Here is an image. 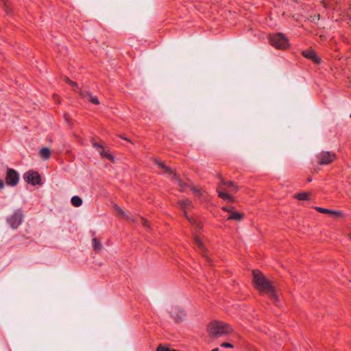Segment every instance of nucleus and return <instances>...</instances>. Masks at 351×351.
<instances>
[{
    "label": "nucleus",
    "mask_w": 351,
    "mask_h": 351,
    "mask_svg": "<svg viewBox=\"0 0 351 351\" xmlns=\"http://www.w3.org/2000/svg\"><path fill=\"white\" fill-rule=\"evenodd\" d=\"M253 282L256 289L261 293H265L272 299L276 300L277 295L272 282L258 270H253Z\"/></svg>",
    "instance_id": "nucleus-1"
},
{
    "label": "nucleus",
    "mask_w": 351,
    "mask_h": 351,
    "mask_svg": "<svg viewBox=\"0 0 351 351\" xmlns=\"http://www.w3.org/2000/svg\"><path fill=\"white\" fill-rule=\"evenodd\" d=\"M232 330L231 326L224 322L213 321L207 327V332L210 337L217 339L230 333Z\"/></svg>",
    "instance_id": "nucleus-2"
},
{
    "label": "nucleus",
    "mask_w": 351,
    "mask_h": 351,
    "mask_svg": "<svg viewBox=\"0 0 351 351\" xmlns=\"http://www.w3.org/2000/svg\"><path fill=\"white\" fill-rule=\"evenodd\" d=\"M270 44L279 49H286L289 47L287 37L282 33H276L270 36Z\"/></svg>",
    "instance_id": "nucleus-3"
},
{
    "label": "nucleus",
    "mask_w": 351,
    "mask_h": 351,
    "mask_svg": "<svg viewBox=\"0 0 351 351\" xmlns=\"http://www.w3.org/2000/svg\"><path fill=\"white\" fill-rule=\"evenodd\" d=\"M23 214L21 209H18L6 219L8 223L13 229H16L22 223Z\"/></svg>",
    "instance_id": "nucleus-4"
},
{
    "label": "nucleus",
    "mask_w": 351,
    "mask_h": 351,
    "mask_svg": "<svg viewBox=\"0 0 351 351\" xmlns=\"http://www.w3.org/2000/svg\"><path fill=\"white\" fill-rule=\"evenodd\" d=\"M19 181V175L17 171L13 169L8 168L5 174V183L11 186L17 185Z\"/></svg>",
    "instance_id": "nucleus-5"
},
{
    "label": "nucleus",
    "mask_w": 351,
    "mask_h": 351,
    "mask_svg": "<svg viewBox=\"0 0 351 351\" xmlns=\"http://www.w3.org/2000/svg\"><path fill=\"white\" fill-rule=\"evenodd\" d=\"M24 180L33 186L41 184V178L40 174L35 171L30 170L26 172L23 176Z\"/></svg>",
    "instance_id": "nucleus-6"
},
{
    "label": "nucleus",
    "mask_w": 351,
    "mask_h": 351,
    "mask_svg": "<svg viewBox=\"0 0 351 351\" xmlns=\"http://www.w3.org/2000/svg\"><path fill=\"white\" fill-rule=\"evenodd\" d=\"M335 154L329 152H322L319 153L317 158L319 160L318 163L321 165H328L335 159Z\"/></svg>",
    "instance_id": "nucleus-7"
},
{
    "label": "nucleus",
    "mask_w": 351,
    "mask_h": 351,
    "mask_svg": "<svg viewBox=\"0 0 351 351\" xmlns=\"http://www.w3.org/2000/svg\"><path fill=\"white\" fill-rule=\"evenodd\" d=\"M93 146L98 150L102 158H107L112 162L114 161V157L109 152V150H105L103 145L97 143H93Z\"/></svg>",
    "instance_id": "nucleus-8"
},
{
    "label": "nucleus",
    "mask_w": 351,
    "mask_h": 351,
    "mask_svg": "<svg viewBox=\"0 0 351 351\" xmlns=\"http://www.w3.org/2000/svg\"><path fill=\"white\" fill-rule=\"evenodd\" d=\"M154 162L156 165H157L162 170V173H167L169 175H171L173 176H175L176 174L173 173L171 169L167 165H165L163 162H160L157 159L154 158Z\"/></svg>",
    "instance_id": "nucleus-9"
},
{
    "label": "nucleus",
    "mask_w": 351,
    "mask_h": 351,
    "mask_svg": "<svg viewBox=\"0 0 351 351\" xmlns=\"http://www.w3.org/2000/svg\"><path fill=\"white\" fill-rule=\"evenodd\" d=\"M187 313L183 308H177V323L182 322L186 320Z\"/></svg>",
    "instance_id": "nucleus-10"
},
{
    "label": "nucleus",
    "mask_w": 351,
    "mask_h": 351,
    "mask_svg": "<svg viewBox=\"0 0 351 351\" xmlns=\"http://www.w3.org/2000/svg\"><path fill=\"white\" fill-rule=\"evenodd\" d=\"M302 54L304 57H306L308 59H311L312 60H313L315 62H316L317 64L319 63V62H320L319 58H317L315 53L312 50L304 51L302 52Z\"/></svg>",
    "instance_id": "nucleus-11"
},
{
    "label": "nucleus",
    "mask_w": 351,
    "mask_h": 351,
    "mask_svg": "<svg viewBox=\"0 0 351 351\" xmlns=\"http://www.w3.org/2000/svg\"><path fill=\"white\" fill-rule=\"evenodd\" d=\"M218 195L223 199H228L230 202H234V198L230 195L228 193L223 192V190L221 188L217 189Z\"/></svg>",
    "instance_id": "nucleus-12"
},
{
    "label": "nucleus",
    "mask_w": 351,
    "mask_h": 351,
    "mask_svg": "<svg viewBox=\"0 0 351 351\" xmlns=\"http://www.w3.org/2000/svg\"><path fill=\"white\" fill-rule=\"evenodd\" d=\"M93 243V247L95 251L98 252L101 250L102 245L99 240H98L97 238H93L92 240Z\"/></svg>",
    "instance_id": "nucleus-13"
},
{
    "label": "nucleus",
    "mask_w": 351,
    "mask_h": 351,
    "mask_svg": "<svg viewBox=\"0 0 351 351\" xmlns=\"http://www.w3.org/2000/svg\"><path fill=\"white\" fill-rule=\"evenodd\" d=\"M40 154L42 158L45 159H48L50 157L51 152L49 148L43 147L40 150Z\"/></svg>",
    "instance_id": "nucleus-14"
},
{
    "label": "nucleus",
    "mask_w": 351,
    "mask_h": 351,
    "mask_svg": "<svg viewBox=\"0 0 351 351\" xmlns=\"http://www.w3.org/2000/svg\"><path fill=\"white\" fill-rule=\"evenodd\" d=\"M71 203L75 207H79L82 204V199L79 196L75 195L71 198Z\"/></svg>",
    "instance_id": "nucleus-15"
},
{
    "label": "nucleus",
    "mask_w": 351,
    "mask_h": 351,
    "mask_svg": "<svg viewBox=\"0 0 351 351\" xmlns=\"http://www.w3.org/2000/svg\"><path fill=\"white\" fill-rule=\"evenodd\" d=\"M310 194L306 192H302L294 195V197L299 200H307L309 197Z\"/></svg>",
    "instance_id": "nucleus-16"
},
{
    "label": "nucleus",
    "mask_w": 351,
    "mask_h": 351,
    "mask_svg": "<svg viewBox=\"0 0 351 351\" xmlns=\"http://www.w3.org/2000/svg\"><path fill=\"white\" fill-rule=\"evenodd\" d=\"M232 215H233L232 220H234L236 221H240L243 217V214L239 213L234 210L232 211Z\"/></svg>",
    "instance_id": "nucleus-17"
},
{
    "label": "nucleus",
    "mask_w": 351,
    "mask_h": 351,
    "mask_svg": "<svg viewBox=\"0 0 351 351\" xmlns=\"http://www.w3.org/2000/svg\"><path fill=\"white\" fill-rule=\"evenodd\" d=\"M87 95L88 96V100L95 104L98 105L99 104V99L96 96H93L90 93H87Z\"/></svg>",
    "instance_id": "nucleus-18"
},
{
    "label": "nucleus",
    "mask_w": 351,
    "mask_h": 351,
    "mask_svg": "<svg viewBox=\"0 0 351 351\" xmlns=\"http://www.w3.org/2000/svg\"><path fill=\"white\" fill-rule=\"evenodd\" d=\"M65 82L70 84L72 87H73V89L75 91L77 89H79V87H78V85L76 82L71 80L69 77H66L65 79H64Z\"/></svg>",
    "instance_id": "nucleus-19"
},
{
    "label": "nucleus",
    "mask_w": 351,
    "mask_h": 351,
    "mask_svg": "<svg viewBox=\"0 0 351 351\" xmlns=\"http://www.w3.org/2000/svg\"><path fill=\"white\" fill-rule=\"evenodd\" d=\"M180 206L182 207V208L185 210L186 208L191 206V202L189 200L186 199V200L181 201L180 202Z\"/></svg>",
    "instance_id": "nucleus-20"
},
{
    "label": "nucleus",
    "mask_w": 351,
    "mask_h": 351,
    "mask_svg": "<svg viewBox=\"0 0 351 351\" xmlns=\"http://www.w3.org/2000/svg\"><path fill=\"white\" fill-rule=\"evenodd\" d=\"M177 185L180 187V190L182 191L184 190L186 187H187V184L184 182L178 179L177 177Z\"/></svg>",
    "instance_id": "nucleus-21"
},
{
    "label": "nucleus",
    "mask_w": 351,
    "mask_h": 351,
    "mask_svg": "<svg viewBox=\"0 0 351 351\" xmlns=\"http://www.w3.org/2000/svg\"><path fill=\"white\" fill-rule=\"evenodd\" d=\"M76 92L79 93V94L80 95V96L82 97V98H86L88 97V96L87 95V93H89L88 91H86V90H82V89L79 88V89H77L75 90Z\"/></svg>",
    "instance_id": "nucleus-22"
},
{
    "label": "nucleus",
    "mask_w": 351,
    "mask_h": 351,
    "mask_svg": "<svg viewBox=\"0 0 351 351\" xmlns=\"http://www.w3.org/2000/svg\"><path fill=\"white\" fill-rule=\"evenodd\" d=\"M315 209L322 213H325V214L332 213V210H328V209L323 208L321 207H315Z\"/></svg>",
    "instance_id": "nucleus-23"
},
{
    "label": "nucleus",
    "mask_w": 351,
    "mask_h": 351,
    "mask_svg": "<svg viewBox=\"0 0 351 351\" xmlns=\"http://www.w3.org/2000/svg\"><path fill=\"white\" fill-rule=\"evenodd\" d=\"M191 190H192L193 191V193L197 195V196H202V192L201 191L200 189H197V188H195V187H190Z\"/></svg>",
    "instance_id": "nucleus-24"
},
{
    "label": "nucleus",
    "mask_w": 351,
    "mask_h": 351,
    "mask_svg": "<svg viewBox=\"0 0 351 351\" xmlns=\"http://www.w3.org/2000/svg\"><path fill=\"white\" fill-rule=\"evenodd\" d=\"M141 223L144 226V227H146V228H149V221L143 218V217H141Z\"/></svg>",
    "instance_id": "nucleus-25"
},
{
    "label": "nucleus",
    "mask_w": 351,
    "mask_h": 351,
    "mask_svg": "<svg viewBox=\"0 0 351 351\" xmlns=\"http://www.w3.org/2000/svg\"><path fill=\"white\" fill-rule=\"evenodd\" d=\"M3 8L7 14L11 13V10L9 8V6L5 1H3Z\"/></svg>",
    "instance_id": "nucleus-26"
},
{
    "label": "nucleus",
    "mask_w": 351,
    "mask_h": 351,
    "mask_svg": "<svg viewBox=\"0 0 351 351\" xmlns=\"http://www.w3.org/2000/svg\"><path fill=\"white\" fill-rule=\"evenodd\" d=\"M223 210L227 211V212H228L230 213V215L228 216V219L232 220V217H233L232 211H234V210H230V209H228L226 208H223Z\"/></svg>",
    "instance_id": "nucleus-27"
},
{
    "label": "nucleus",
    "mask_w": 351,
    "mask_h": 351,
    "mask_svg": "<svg viewBox=\"0 0 351 351\" xmlns=\"http://www.w3.org/2000/svg\"><path fill=\"white\" fill-rule=\"evenodd\" d=\"M222 184L224 185H227L229 187H232L235 185V184L232 182H226L224 180H222Z\"/></svg>",
    "instance_id": "nucleus-28"
},
{
    "label": "nucleus",
    "mask_w": 351,
    "mask_h": 351,
    "mask_svg": "<svg viewBox=\"0 0 351 351\" xmlns=\"http://www.w3.org/2000/svg\"><path fill=\"white\" fill-rule=\"evenodd\" d=\"M221 346L223 347V348H231L233 347V346L231 343H227V342L222 343L221 344Z\"/></svg>",
    "instance_id": "nucleus-29"
},
{
    "label": "nucleus",
    "mask_w": 351,
    "mask_h": 351,
    "mask_svg": "<svg viewBox=\"0 0 351 351\" xmlns=\"http://www.w3.org/2000/svg\"><path fill=\"white\" fill-rule=\"evenodd\" d=\"M116 210H117V213H118L119 214H120L121 215H122V216H124V215H125V213H124V211H123V210L120 207L117 206V208H116Z\"/></svg>",
    "instance_id": "nucleus-30"
},
{
    "label": "nucleus",
    "mask_w": 351,
    "mask_h": 351,
    "mask_svg": "<svg viewBox=\"0 0 351 351\" xmlns=\"http://www.w3.org/2000/svg\"><path fill=\"white\" fill-rule=\"evenodd\" d=\"M167 348L160 345L158 346L156 351H167Z\"/></svg>",
    "instance_id": "nucleus-31"
},
{
    "label": "nucleus",
    "mask_w": 351,
    "mask_h": 351,
    "mask_svg": "<svg viewBox=\"0 0 351 351\" xmlns=\"http://www.w3.org/2000/svg\"><path fill=\"white\" fill-rule=\"evenodd\" d=\"M195 242H196L197 245L199 248H201V249H203V248H204L203 243H202V241H201L200 240H199V239H196Z\"/></svg>",
    "instance_id": "nucleus-32"
},
{
    "label": "nucleus",
    "mask_w": 351,
    "mask_h": 351,
    "mask_svg": "<svg viewBox=\"0 0 351 351\" xmlns=\"http://www.w3.org/2000/svg\"><path fill=\"white\" fill-rule=\"evenodd\" d=\"M239 189V187L237 185H234V186L231 187L229 190L230 192H236Z\"/></svg>",
    "instance_id": "nucleus-33"
},
{
    "label": "nucleus",
    "mask_w": 351,
    "mask_h": 351,
    "mask_svg": "<svg viewBox=\"0 0 351 351\" xmlns=\"http://www.w3.org/2000/svg\"><path fill=\"white\" fill-rule=\"evenodd\" d=\"M330 214L336 215V216H340L341 215V213L337 212L336 210H332V213H330Z\"/></svg>",
    "instance_id": "nucleus-34"
},
{
    "label": "nucleus",
    "mask_w": 351,
    "mask_h": 351,
    "mask_svg": "<svg viewBox=\"0 0 351 351\" xmlns=\"http://www.w3.org/2000/svg\"><path fill=\"white\" fill-rule=\"evenodd\" d=\"M4 187V182L3 180L0 179V189H3Z\"/></svg>",
    "instance_id": "nucleus-35"
},
{
    "label": "nucleus",
    "mask_w": 351,
    "mask_h": 351,
    "mask_svg": "<svg viewBox=\"0 0 351 351\" xmlns=\"http://www.w3.org/2000/svg\"><path fill=\"white\" fill-rule=\"evenodd\" d=\"M121 138H122L123 139H124V140L127 141L131 142V141H130V140H129L128 138H125V137H122V136H121Z\"/></svg>",
    "instance_id": "nucleus-36"
},
{
    "label": "nucleus",
    "mask_w": 351,
    "mask_h": 351,
    "mask_svg": "<svg viewBox=\"0 0 351 351\" xmlns=\"http://www.w3.org/2000/svg\"><path fill=\"white\" fill-rule=\"evenodd\" d=\"M219 349L218 348L213 349L212 351H219Z\"/></svg>",
    "instance_id": "nucleus-37"
},
{
    "label": "nucleus",
    "mask_w": 351,
    "mask_h": 351,
    "mask_svg": "<svg viewBox=\"0 0 351 351\" xmlns=\"http://www.w3.org/2000/svg\"><path fill=\"white\" fill-rule=\"evenodd\" d=\"M167 351H176V350H173V349L171 350V349H169V348H167Z\"/></svg>",
    "instance_id": "nucleus-38"
},
{
    "label": "nucleus",
    "mask_w": 351,
    "mask_h": 351,
    "mask_svg": "<svg viewBox=\"0 0 351 351\" xmlns=\"http://www.w3.org/2000/svg\"><path fill=\"white\" fill-rule=\"evenodd\" d=\"M53 97H54V99H56V97H58V96H57V95H53Z\"/></svg>",
    "instance_id": "nucleus-39"
},
{
    "label": "nucleus",
    "mask_w": 351,
    "mask_h": 351,
    "mask_svg": "<svg viewBox=\"0 0 351 351\" xmlns=\"http://www.w3.org/2000/svg\"><path fill=\"white\" fill-rule=\"evenodd\" d=\"M308 182H311V178H308Z\"/></svg>",
    "instance_id": "nucleus-40"
},
{
    "label": "nucleus",
    "mask_w": 351,
    "mask_h": 351,
    "mask_svg": "<svg viewBox=\"0 0 351 351\" xmlns=\"http://www.w3.org/2000/svg\"><path fill=\"white\" fill-rule=\"evenodd\" d=\"M350 239H351V234L349 235Z\"/></svg>",
    "instance_id": "nucleus-41"
},
{
    "label": "nucleus",
    "mask_w": 351,
    "mask_h": 351,
    "mask_svg": "<svg viewBox=\"0 0 351 351\" xmlns=\"http://www.w3.org/2000/svg\"><path fill=\"white\" fill-rule=\"evenodd\" d=\"M350 118H351V113H350Z\"/></svg>",
    "instance_id": "nucleus-42"
}]
</instances>
